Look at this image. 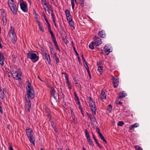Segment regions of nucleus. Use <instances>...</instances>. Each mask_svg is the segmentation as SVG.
<instances>
[{"label":"nucleus","mask_w":150,"mask_h":150,"mask_svg":"<svg viewBox=\"0 0 150 150\" xmlns=\"http://www.w3.org/2000/svg\"><path fill=\"white\" fill-rule=\"evenodd\" d=\"M112 106L110 104L108 105L107 110L108 111V112L110 113V112L112 110Z\"/></svg>","instance_id":"29"},{"label":"nucleus","mask_w":150,"mask_h":150,"mask_svg":"<svg viewBox=\"0 0 150 150\" xmlns=\"http://www.w3.org/2000/svg\"><path fill=\"white\" fill-rule=\"evenodd\" d=\"M55 48L58 50L59 51V52H60V50L59 47L58 46H56Z\"/></svg>","instance_id":"62"},{"label":"nucleus","mask_w":150,"mask_h":150,"mask_svg":"<svg viewBox=\"0 0 150 150\" xmlns=\"http://www.w3.org/2000/svg\"><path fill=\"white\" fill-rule=\"evenodd\" d=\"M52 38V40L53 42H56V38L54 37V36L51 37Z\"/></svg>","instance_id":"44"},{"label":"nucleus","mask_w":150,"mask_h":150,"mask_svg":"<svg viewBox=\"0 0 150 150\" xmlns=\"http://www.w3.org/2000/svg\"><path fill=\"white\" fill-rule=\"evenodd\" d=\"M105 90L102 89L101 90V93L100 95V99L102 101H103L106 98V93H105Z\"/></svg>","instance_id":"11"},{"label":"nucleus","mask_w":150,"mask_h":150,"mask_svg":"<svg viewBox=\"0 0 150 150\" xmlns=\"http://www.w3.org/2000/svg\"><path fill=\"white\" fill-rule=\"evenodd\" d=\"M96 131H97L98 133L99 134V135H100V134H101V133L100 132V130L98 127H97L96 128Z\"/></svg>","instance_id":"42"},{"label":"nucleus","mask_w":150,"mask_h":150,"mask_svg":"<svg viewBox=\"0 0 150 150\" xmlns=\"http://www.w3.org/2000/svg\"><path fill=\"white\" fill-rule=\"evenodd\" d=\"M8 6L14 15H16L17 13L18 8L13 0H8Z\"/></svg>","instance_id":"3"},{"label":"nucleus","mask_w":150,"mask_h":150,"mask_svg":"<svg viewBox=\"0 0 150 150\" xmlns=\"http://www.w3.org/2000/svg\"><path fill=\"white\" fill-rule=\"evenodd\" d=\"M49 32L50 33V34H51V37L54 36V35L53 34V32L52 30L50 31Z\"/></svg>","instance_id":"48"},{"label":"nucleus","mask_w":150,"mask_h":150,"mask_svg":"<svg viewBox=\"0 0 150 150\" xmlns=\"http://www.w3.org/2000/svg\"><path fill=\"white\" fill-rule=\"evenodd\" d=\"M50 53L52 54H53L54 53H56L54 51V48L52 46L50 47Z\"/></svg>","instance_id":"25"},{"label":"nucleus","mask_w":150,"mask_h":150,"mask_svg":"<svg viewBox=\"0 0 150 150\" xmlns=\"http://www.w3.org/2000/svg\"><path fill=\"white\" fill-rule=\"evenodd\" d=\"M2 21H3V25H5L6 24V23H7V19L6 17H2Z\"/></svg>","instance_id":"26"},{"label":"nucleus","mask_w":150,"mask_h":150,"mask_svg":"<svg viewBox=\"0 0 150 150\" xmlns=\"http://www.w3.org/2000/svg\"><path fill=\"white\" fill-rule=\"evenodd\" d=\"M103 67L101 66H99L98 67V70L100 73V74H101V73L102 72Z\"/></svg>","instance_id":"33"},{"label":"nucleus","mask_w":150,"mask_h":150,"mask_svg":"<svg viewBox=\"0 0 150 150\" xmlns=\"http://www.w3.org/2000/svg\"><path fill=\"white\" fill-rule=\"evenodd\" d=\"M44 51L46 59L48 63L50 64H51V60L49 54L46 50H44Z\"/></svg>","instance_id":"12"},{"label":"nucleus","mask_w":150,"mask_h":150,"mask_svg":"<svg viewBox=\"0 0 150 150\" xmlns=\"http://www.w3.org/2000/svg\"><path fill=\"white\" fill-rule=\"evenodd\" d=\"M37 23L38 24V26H39V29L42 32H44V29L43 28V25L40 23V22L39 21H37Z\"/></svg>","instance_id":"19"},{"label":"nucleus","mask_w":150,"mask_h":150,"mask_svg":"<svg viewBox=\"0 0 150 150\" xmlns=\"http://www.w3.org/2000/svg\"><path fill=\"white\" fill-rule=\"evenodd\" d=\"M134 148L136 150H143L142 149L138 146H135Z\"/></svg>","instance_id":"35"},{"label":"nucleus","mask_w":150,"mask_h":150,"mask_svg":"<svg viewBox=\"0 0 150 150\" xmlns=\"http://www.w3.org/2000/svg\"><path fill=\"white\" fill-rule=\"evenodd\" d=\"M64 77L66 80V81H69V77L67 75V74H65Z\"/></svg>","instance_id":"45"},{"label":"nucleus","mask_w":150,"mask_h":150,"mask_svg":"<svg viewBox=\"0 0 150 150\" xmlns=\"http://www.w3.org/2000/svg\"><path fill=\"white\" fill-rule=\"evenodd\" d=\"M79 0L80 1V5L82 6H84V0Z\"/></svg>","instance_id":"41"},{"label":"nucleus","mask_w":150,"mask_h":150,"mask_svg":"<svg viewBox=\"0 0 150 150\" xmlns=\"http://www.w3.org/2000/svg\"><path fill=\"white\" fill-rule=\"evenodd\" d=\"M85 134L87 139L90 138V136L88 133V132L86 129H85Z\"/></svg>","instance_id":"27"},{"label":"nucleus","mask_w":150,"mask_h":150,"mask_svg":"<svg viewBox=\"0 0 150 150\" xmlns=\"http://www.w3.org/2000/svg\"><path fill=\"white\" fill-rule=\"evenodd\" d=\"M139 126V124L138 123H135L134 125H130L129 127V129L130 130L134 129V128L137 127Z\"/></svg>","instance_id":"21"},{"label":"nucleus","mask_w":150,"mask_h":150,"mask_svg":"<svg viewBox=\"0 0 150 150\" xmlns=\"http://www.w3.org/2000/svg\"><path fill=\"white\" fill-rule=\"evenodd\" d=\"M65 13L66 15L67 14H68V13H70V11L67 9L65 10Z\"/></svg>","instance_id":"51"},{"label":"nucleus","mask_w":150,"mask_h":150,"mask_svg":"<svg viewBox=\"0 0 150 150\" xmlns=\"http://www.w3.org/2000/svg\"><path fill=\"white\" fill-rule=\"evenodd\" d=\"M26 102L25 104V108L26 110L30 112L31 109V103L30 100L26 98Z\"/></svg>","instance_id":"8"},{"label":"nucleus","mask_w":150,"mask_h":150,"mask_svg":"<svg viewBox=\"0 0 150 150\" xmlns=\"http://www.w3.org/2000/svg\"><path fill=\"white\" fill-rule=\"evenodd\" d=\"M53 55L52 56V57L53 58H56V57H57V54L56 53H55L53 54Z\"/></svg>","instance_id":"49"},{"label":"nucleus","mask_w":150,"mask_h":150,"mask_svg":"<svg viewBox=\"0 0 150 150\" xmlns=\"http://www.w3.org/2000/svg\"><path fill=\"white\" fill-rule=\"evenodd\" d=\"M20 3V6L21 10L24 12H27L28 9L27 8V4L26 2L23 0H21Z\"/></svg>","instance_id":"6"},{"label":"nucleus","mask_w":150,"mask_h":150,"mask_svg":"<svg viewBox=\"0 0 150 150\" xmlns=\"http://www.w3.org/2000/svg\"><path fill=\"white\" fill-rule=\"evenodd\" d=\"M42 2L44 3V5L45 6L47 7V4H46V0H41Z\"/></svg>","instance_id":"43"},{"label":"nucleus","mask_w":150,"mask_h":150,"mask_svg":"<svg viewBox=\"0 0 150 150\" xmlns=\"http://www.w3.org/2000/svg\"><path fill=\"white\" fill-rule=\"evenodd\" d=\"M4 60V57L3 54L0 52V64L1 66H3Z\"/></svg>","instance_id":"16"},{"label":"nucleus","mask_w":150,"mask_h":150,"mask_svg":"<svg viewBox=\"0 0 150 150\" xmlns=\"http://www.w3.org/2000/svg\"><path fill=\"white\" fill-rule=\"evenodd\" d=\"M10 33L12 34V35L11 36V37H13L16 36L15 32L13 33Z\"/></svg>","instance_id":"52"},{"label":"nucleus","mask_w":150,"mask_h":150,"mask_svg":"<svg viewBox=\"0 0 150 150\" xmlns=\"http://www.w3.org/2000/svg\"><path fill=\"white\" fill-rule=\"evenodd\" d=\"M51 123L52 127L54 128V127H55V126H54V123L53 122H51Z\"/></svg>","instance_id":"54"},{"label":"nucleus","mask_w":150,"mask_h":150,"mask_svg":"<svg viewBox=\"0 0 150 150\" xmlns=\"http://www.w3.org/2000/svg\"><path fill=\"white\" fill-rule=\"evenodd\" d=\"M26 133L28 137H29V136H30L33 134H34L33 132L32 129H31L28 127H27L26 129Z\"/></svg>","instance_id":"15"},{"label":"nucleus","mask_w":150,"mask_h":150,"mask_svg":"<svg viewBox=\"0 0 150 150\" xmlns=\"http://www.w3.org/2000/svg\"><path fill=\"white\" fill-rule=\"evenodd\" d=\"M9 150H14L11 146H10Z\"/></svg>","instance_id":"64"},{"label":"nucleus","mask_w":150,"mask_h":150,"mask_svg":"<svg viewBox=\"0 0 150 150\" xmlns=\"http://www.w3.org/2000/svg\"><path fill=\"white\" fill-rule=\"evenodd\" d=\"M95 142H96V144H97V145L100 148V146L99 143L98 142L97 140Z\"/></svg>","instance_id":"59"},{"label":"nucleus","mask_w":150,"mask_h":150,"mask_svg":"<svg viewBox=\"0 0 150 150\" xmlns=\"http://www.w3.org/2000/svg\"><path fill=\"white\" fill-rule=\"evenodd\" d=\"M28 138L29 139L30 142L33 144H35V139L34 137V134L28 137Z\"/></svg>","instance_id":"17"},{"label":"nucleus","mask_w":150,"mask_h":150,"mask_svg":"<svg viewBox=\"0 0 150 150\" xmlns=\"http://www.w3.org/2000/svg\"><path fill=\"white\" fill-rule=\"evenodd\" d=\"M110 48V47L109 45H107L105 46L104 48V51L107 55H108L110 52H112V50Z\"/></svg>","instance_id":"10"},{"label":"nucleus","mask_w":150,"mask_h":150,"mask_svg":"<svg viewBox=\"0 0 150 150\" xmlns=\"http://www.w3.org/2000/svg\"><path fill=\"white\" fill-rule=\"evenodd\" d=\"M11 69V73L13 78L16 80L21 81V79L20 76L21 74V72L20 70L19 69L18 71H17L15 68H13Z\"/></svg>","instance_id":"4"},{"label":"nucleus","mask_w":150,"mask_h":150,"mask_svg":"<svg viewBox=\"0 0 150 150\" xmlns=\"http://www.w3.org/2000/svg\"><path fill=\"white\" fill-rule=\"evenodd\" d=\"M98 35L100 37L104 38H105L106 35V34L105 33L104 30H102L98 32Z\"/></svg>","instance_id":"18"},{"label":"nucleus","mask_w":150,"mask_h":150,"mask_svg":"<svg viewBox=\"0 0 150 150\" xmlns=\"http://www.w3.org/2000/svg\"><path fill=\"white\" fill-rule=\"evenodd\" d=\"M94 44H95L94 42H91L89 45V48L91 50L93 49L94 48V47L93 46Z\"/></svg>","instance_id":"23"},{"label":"nucleus","mask_w":150,"mask_h":150,"mask_svg":"<svg viewBox=\"0 0 150 150\" xmlns=\"http://www.w3.org/2000/svg\"><path fill=\"white\" fill-rule=\"evenodd\" d=\"M27 57L34 62H36L39 59L38 54L37 52L34 51L29 52L27 54Z\"/></svg>","instance_id":"2"},{"label":"nucleus","mask_w":150,"mask_h":150,"mask_svg":"<svg viewBox=\"0 0 150 150\" xmlns=\"http://www.w3.org/2000/svg\"><path fill=\"white\" fill-rule=\"evenodd\" d=\"M117 103L118 104L121 105L122 104V103L120 101H118L117 102Z\"/></svg>","instance_id":"60"},{"label":"nucleus","mask_w":150,"mask_h":150,"mask_svg":"<svg viewBox=\"0 0 150 150\" xmlns=\"http://www.w3.org/2000/svg\"><path fill=\"white\" fill-rule=\"evenodd\" d=\"M119 98H123L127 96V94L125 92V91H122L119 93Z\"/></svg>","instance_id":"20"},{"label":"nucleus","mask_w":150,"mask_h":150,"mask_svg":"<svg viewBox=\"0 0 150 150\" xmlns=\"http://www.w3.org/2000/svg\"><path fill=\"white\" fill-rule=\"evenodd\" d=\"M11 42L13 44H15L17 40L16 36L13 37H11Z\"/></svg>","instance_id":"22"},{"label":"nucleus","mask_w":150,"mask_h":150,"mask_svg":"<svg viewBox=\"0 0 150 150\" xmlns=\"http://www.w3.org/2000/svg\"><path fill=\"white\" fill-rule=\"evenodd\" d=\"M66 83L68 86L69 89L70 90L72 88L71 86V83L69 81H66Z\"/></svg>","instance_id":"31"},{"label":"nucleus","mask_w":150,"mask_h":150,"mask_svg":"<svg viewBox=\"0 0 150 150\" xmlns=\"http://www.w3.org/2000/svg\"><path fill=\"white\" fill-rule=\"evenodd\" d=\"M67 21L69 22L72 20L71 15L66 17Z\"/></svg>","instance_id":"40"},{"label":"nucleus","mask_w":150,"mask_h":150,"mask_svg":"<svg viewBox=\"0 0 150 150\" xmlns=\"http://www.w3.org/2000/svg\"><path fill=\"white\" fill-rule=\"evenodd\" d=\"M88 74L89 77L90 79H91V74H90V71H89V72H88Z\"/></svg>","instance_id":"61"},{"label":"nucleus","mask_w":150,"mask_h":150,"mask_svg":"<svg viewBox=\"0 0 150 150\" xmlns=\"http://www.w3.org/2000/svg\"><path fill=\"white\" fill-rule=\"evenodd\" d=\"M95 42L94 43L95 45L96 46L100 45L102 43V41L101 39L99 38L95 37Z\"/></svg>","instance_id":"13"},{"label":"nucleus","mask_w":150,"mask_h":150,"mask_svg":"<svg viewBox=\"0 0 150 150\" xmlns=\"http://www.w3.org/2000/svg\"><path fill=\"white\" fill-rule=\"evenodd\" d=\"M74 100H75V101H76V102L79 101V99L78 97H76V98H75Z\"/></svg>","instance_id":"57"},{"label":"nucleus","mask_w":150,"mask_h":150,"mask_svg":"<svg viewBox=\"0 0 150 150\" xmlns=\"http://www.w3.org/2000/svg\"><path fill=\"white\" fill-rule=\"evenodd\" d=\"M4 95V92L0 93V98H1V99H3Z\"/></svg>","instance_id":"38"},{"label":"nucleus","mask_w":150,"mask_h":150,"mask_svg":"<svg viewBox=\"0 0 150 150\" xmlns=\"http://www.w3.org/2000/svg\"><path fill=\"white\" fill-rule=\"evenodd\" d=\"M69 23V24L70 26L71 27H72L74 29V24L72 20L68 22Z\"/></svg>","instance_id":"30"},{"label":"nucleus","mask_w":150,"mask_h":150,"mask_svg":"<svg viewBox=\"0 0 150 150\" xmlns=\"http://www.w3.org/2000/svg\"><path fill=\"white\" fill-rule=\"evenodd\" d=\"M15 32L14 28L12 26H11L10 27V33H14Z\"/></svg>","instance_id":"36"},{"label":"nucleus","mask_w":150,"mask_h":150,"mask_svg":"<svg viewBox=\"0 0 150 150\" xmlns=\"http://www.w3.org/2000/svg\"><path fill=\"white\" fill-rule=\"evenodd\" d=\"M51 91L50 93L51 95L54 97L56 101H57V100L59 99V95L58 93H56L55 90L53 87H51L50 88Z\"/></svg>","instance_id":"7"},{"label":"nucleus","mask_w":150,"mask_h":150,"mask_svg":"<svg viewBox=\"0 0 150 150\" xmlns=\"http://www.w3.org/2000/svg\"><path fill=\"white\" fill-rule=\"evenodd\" d=\"M112 79L113 80V87L115 88H117L118 85L119 83V79L117 77L113 76Z\"/></svg>","instance_id":"9"},{"label":"nucleus","mask_w":150,"mask_h":150,"mask_svg":"<svg viewBox=\"0 0 150 150\" xmlns=\"http://www.w3.org/2000/svg\"><path fill=\"white\" fill-rule=\"evenodd\" d=\"M99 137H100V139L105 143H107V142L105 139L104 137L103 136L102 134H100V135H99Z\"/></svg>","instance_id":"28"},{"label":"nucleus","mask_w":150,"mask_h":150,"mask_svg":"<svg viewBox=\"0 0 150 150\" xmlns=\"http://www.w3.org/2000/svg\"><path fill=\"white\" fill-rule=\"evenodd\" d=\"M86 69L87 70V72H89V71H89V68L88 65H87L86 67Z\"/></svg>","instance_id":"58"},{"label":"nucleus","mask_w":150,"mask_h":150,"mask_svg":"<svg viewBox=\"0 0 150 150\" xmlns=\"http://www.w3.org/2000/svg\"><path fill=\"white\" fill-rule=\"evenodd\" d=\"M87 114L88 117L90 119L91 124L92 125H94L95 122H96V119L94 118V116L91 114H89L88 113H87Z\"/></svg>","instance_id":"14"},{"label":"nucleus","mask_w":150,"mask_h":150,"mask_svg":"<svg viewBox=\"0 0 150 150\" xmlns=\"http://www.w3.org/2000/svg\"><path fill=\"white\" fill-rule=\"evenodd\" d=\"M55 61L57 64H58L59 62V59L58 57H56L55 58Z\"/></svg>","instance_id":"46"},{"label":"nucleus","mask_w":150,"mask_h":150,"mask_svg":"<svg viewBox=\"0 0 150 150\" xmlns=\"http://www.w3.org/2000/svg\"><path fill=\"white\" fill-rule=\"evenodd\" d=\"M45 20L46 21L47 23V26H48V31H51V26H50V25L49 23L48 22L47 20L45 19Z\"/></svg>","instance_id":"32"},{"label":"nucleus","mask_w":150,"mask_h":150,"mask_svg":"<svg viewBox=\"0 0 150 150\" xmlns=\"http://www.w3.org/2000/svg\"><path fill=\"white\" fill-rule=\"evenodd\" d=\"M72 46H73V50H74V52H75L76 56H79V54H78V53H77L76 49H75V47L74 46L73 44V43L72 42Z\"/></svg>","instance_id":"34"},{"label":"nucleus","mask_w":150,"mask_h":150,"mask_svg":"<svg viewBox=\"0 0 150 150\" xmlns=\"http://www.w3.org/2000/svg\"><path fill=\"white\" fill-rule=\"evenodd\" d=\"M67 21L69 22L72 20L71 15L66 17Z\"/></svg>","instance_id":"39"},{"label":"nucleus","mask_w":150,"mask_h":150,"mask_svg":"<svg viewBox=\"0 0 150 150\" xmlns=\"http://www.w3.org/2000/svg\"><path fill=\"white\" fill-rule=\"evenodd\" d=\"M74 95L75 97V98H76L78 97L77 94L75 92H74Z\"/></svg>","instance_id":"63"},{"label":"nucleus","mask_w":150,"mask_h":150,"mask_svg":"<svg viewBox=\"0 0 150 150\" xmlns=\"http://www.w3.org/2000/svg\"><path fill=\"white\" fill-rule=\"evenodd\" d=\"M124 124V123L122 121H119L118 124L117 125L119 126H122Z\"/></svg>","instance_id":"37"},{"label":"nucleus","mask_w":150,"mask_h":150,"mask_svg":"<svg viewBox=\"0 0 150 150\" xmlns=\"http://www.w3.org/2000/svg\"><path fill=\"white\" fill-rule=\"evenodd\" d=\"M74 100H75V101H76V102L79 101V99L78 97H76V98H75Z\"/></svg>","instance_id":"56"},{"label":"nucleus","mask_w":150,"mask_h":150,"mask_svg":"<svg viewBox=\"0 0 150 150\" xmlns=\"http://www.w3.org/2000/svg\"><path fill=\"white\" fill-rule=\"evenodd\" d=\"M52 11V13H51V15L52 16V18H55L54 16L53 13V11Z\"/></svg>","instance_id":"53"},{"label":"nucleus","mask_w":150,"mask_h":150,"mask_svg":"<svg viewBox=\"0 0 150 150\" xmlns=\"http://www.w3.org/2000/svg\"><path fill=\"white\" fill-rule=\"evenodd\" d=\"M89 145L90 146H94V145L93 143V142L92 140L91 139V138H90L89 139H87Z\"/></svg>","instance_id":"24"},{"label":"nucleus","mask_w":150,"mask_h":150,"mask_svg":"<svg viewBox=\"0 0 150 150\" xmlns=\"http://www.w3.org/2000/svg\"><path fill=\"white\" fill-rule=\"evenodd\" d=\"M0 112L2 114L3 113V108L0 106Z\"/></svg>","instance_id":"47"},{"label":"nucleus","mask_w":150,"mask_h":150,"mask_svg":"<svg viewBox=\"0 0 150 150\" xmlns=\"http://www.w3.org/2000/svg\"><path fill=\"white\" fill-rule=\"evenodd\" d=\"M27 95L28 99H32L34 97L35 92L34 89L31 84L28 82L26 86Z\"/></svg>","instance_id":"1"},{"label":"nucleus","mask_w":150,"mask_h":150,"mask_svg":"<svg viewBox=\"0 0 150 150\" xmlns=\"http://www.w3.org/2000/svg\"><path fill=\"white\" fill-rule=\"evenodd\" d=\"M71 115L72 117H73V116H74V112H73V111H71Z\"/></svg>","instance_id":"50"},{"label":"nucleus","mask_w":150,"mask_h":150,"mask_svg":"<svg viewBox=\"0 0 150 150\" xmlns=\"http://www.w3.org/2000/svg\"><path fill=\"white\" fill-rule=\"evenodd\" d=\"M88 102L90 106L91 107V109L92 111V113L94 115H96V108L95 105V102L93 101L91 97L88 98Z\"/></svg>","instance_id":"5"},{"label":"nucleus","mask_w":150,"mask_h":150,"mask_svg":"<svg viewBox=\"0 0 150 150\" xmlns=\"http://www.w3.org/2000/svg\"><path fill=\"white\" fill-rule=\"evenodd\" d=\"M1 14L2 17H5L6 14H5V12H4V13L3 12V13H1Z\"/></svg>","instance_id":"55"}]
</instances>
